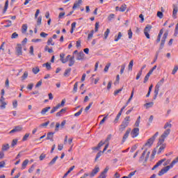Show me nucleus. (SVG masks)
<instances>
[{
  "label": "nucleus",
  "mask_w": 178,
  "mask_h": 178,
  "mask_svg": "<svg viewBox=\"0 0 178 178\" xmlns=\"http://www.w3.org/2000/svg\"><path fill=\"white\" fill-rule=\"evenodd\" d=\"M65 53H61L60 54V60L63 63H67V62H69L68 66L70 67L73 66L75 63L74 57V56H71L70 55H67L66 58H65Z\"/></svg>",
  "instance_id": "obj_1"
},
{
  "label": "nucleus",
  "mask_w": 178,
  "mask_h": 178,
  "mask_svg": "<svg viewBox=\"0 0 178 178\" xmlns=\"http://www.w3.org/2000/svg\"><path fill=\"white\" fill-rule=\"evenodd\" d=\"M177 162H178V156L175 159H174L169 165H167L164 167L163 169H161V170L159 172L158 175L163 176L165 173H168V172H169V170H170V169H172L173 166H175V164L177 163Z\"/></svg>",
  "instance_id": "obj_2"
},
{
  "label": "nucleus",
  "mask_w": 178,
  "mask_h": 178,
  "mask_svg": "<svg viewBox=\"0 0 178 178\" xmlns=\"http://www.w3.org/2000/svg\"><path fill=\"white\" fill-rule=\"evenodd\" d=\"M65 104H66V99H63L61 101V104H58L55 107H54L51 110L50 113H55V112H56V111H58L59 109V108H62V107L65 106Z\"/></svg>",
  "instance_id": "obj_3"
},
{
  "label": "nucleus",
  "mask_w": 178,
  "mask_h": 178,
  "mask_svg": "<svg viewBox=\"0 0 178 178\" xmlns=\"http://www.w3.org/2000/svg\"><path fill=\"white\" fill-rule=\"evenodd\" d=\"M169 134H170V129H166L163 134L161 135V138L159 140L160 144H162L165 141V138H166Z\"/></svg>",
  "instance_id": "obj_4"
},
{
  "label": "nucleus",
  "mask_w": 178,
  "mask_h": 178,
  "mask_svg": "<svg viewBox=\"0 0 178 178\" xmlns=\"http://www.w3.org/2000/svg\"><path fill=\"white\" fill-rule=\"evenodd\" d=\"M131 137L132 138H136V137H138V134H140V129L138 128H134L131 131Z\"/></svg>",
  "instance_id": "obj_5"
},
{
  "label": "nucleus",
  "mask_w": 178,
  "mask_h": 178,
  "mask_svg": "<svg viewBox=\"0 0 178 178\" xmlns=\"http://www.w3.org/2000/svg\"><path fill=\"white\" fill-rule=\"evenodd\" d=\"M168 35H169L168 32H165L163 34V38L161 39V42L160 44V49H162L163 48V47H165V42H166V38H168Z\"/></svg>",
  "instance_id": "obj_6"
},
{
  "label": "nucleus",
  "mask_w": 178,
  "mask_h": 178,
  "mask_svg": "<svg viewBox=\"0 0 178 178\" xmlns=\"http://www.w3.org/2000/svg\"><path fill=\"white\" fill-rule=\"evenodd\" d=\"M152 29V26L151 25H147L145 28L144 33H145L146 38H147V39L150 38L149 33H149V31H151Z\"/></svg>",
  "instance_id": "obj_7"
},
{
  "label": "nucleus",
  "mask_w": 178,
  "mask_h": 178,
  "mask_svg": "<svg viewBox=\"0 0 178 178\" xmlns=\"http://www.w3.org/2000/svg\"><path fill=\"white\" fill-rule=\"evenodd\" d=\"M108 147H109V144L107 143V144L105 145V147H104L103 151H99V152L97 153V154L96 155V157H95V161H97V160L101 156V155H102V154H104V152H105V151H106V149H108Z\"/></svg>",
  "instance_id": "obj_8"
},
{
  "label": "nucleus",
  "mask_w": 178,
  "mask_h": 178,
  "mask_svg": "<svg viewBox=\"0 0 178 178\" xmlns=\"http://www.w3.org/2000/svg\"><path fill=\"white\" fill-rule=\"evenodd\" d=\"M99 172V167L95 166V168L92 170V172L88 174L89 177L92 178Z\"/></svg>",
  "instance_id": "obj_9"
},
{
  "label": "nucleus",
  "mask_w": 178,
  "mask_h": 178,
  "mask_svg": "<svg viewBox=\"0 0 178 178\" xmlns=\"http://www.w3.org/2000/svg\"><path fill=\"white\" fill-rule=\"evenodd\" d=\"M131 131V129H130V128H129V129L126 131V132H125V134H124V136H123V138H122V143H124V142L126 141V140H127V138H129V136Z\"/></svg>",
  "instance_id": "obj_10"
},
{
  "label": "nucleus",
  "mask_w": 178,
  "mask_h": 178,
  "mask_svg": "<svg viewBox=\"0 0 178 178\" xmlns=\"http://www.w3.org/2000/svg\"><path fill=\"white\" fill-rule=\"evenodd\" d=\"M82 3H83V0H79L78 1H75V3H74V6L72 7V9L74 10H76V9H77V8H80V6H81Z\"/></svg>",
  "instance_id": "obj_11"
},
{
  "label": "nucleus",
  "mask_w": 178,
  "mask_h": 178,
  "mask_svg": "<svg viewBox=\"0 0 178 178\" xmlns=\"http://www.w3.org/2000/svg\"><path fill=\"white\" fill-rule=\"evenodd\" d=\"M22 44H18L17 45V47H16V52H17V54L18 55V56H20V55H22L23 54V52L22 51Z\"/></svg>",
  "instance_id": "obj_12"
},
{
  "label": "nucleus",
  "mask_w": 178,
  "mask_h": 178,
  "mask_svg": "<svg viewBox=\"0 0 178 178\" xmlns=\"http://www.w3.org/2000/svg\"><path fill=\"white\" fill-rule=\"evenodd\" d=\"M166 161L165 159H161L160 161H159L156 165H154V167L152 168V170H155V169H156V168H159V166H161V163H163V162H165Z\"/></svg>",
  "instance_id": "obj_13"
},
{
  "label": "nucleus",
  "mask_w": 178,
  "mask_h": 178,
  "mask_svg": "<svg viewBox=\"0 0 178 178\" xmlns=\"http://www.w3.org/2000/svg\"><path fill=\"white\" fill-rule=\"evenodd\" d=\"M165 83V78L161 79L156 85L155 90H158L159 91V88L162 84Z\"/></svg>",
  "instance_id": "obj_14"
},
{
  "label": "nucleus",
  "mask_w": 178,
  "mask_h": 178,
  "mask_svg": "<svg viewBox=\"0 0 178 178\" xmlns=\"http://www.w3.org/2000/svg\"><path fill=\"white\" fill-rule=\"evenodd\" d=\"M173 11H172V16H176L177 15L178 7L177 5L173 4ZM173 19H177V17H172Z\"/></svg>",
  "instance_id": "obj_15"
},
{
  "label": "nucleus",
  "mask_w": 178,
  "mask_h": 178,
  "mask_svg": "<svg viewBox=\"0 0 178 178\" xmlns=\"http://www.w3.org/2000/svg\"><path fill=\"white\" fill-rule=\"evenodd\" d=\"M22 130H23V127L17 126L15 127V129L10 131V134H12V133H17L18 131H22Z\"/></svg>",
  "instance_id": "obj_16"
},
{
  "label": "nucleus",
  "mask_w": 178,
  "mask_h": 178,
  "mask_svg": "<svg viewBox=\"0 0 178 178\" xmlns=\"http://www.w3.org/2000/svg\"><path fill=\"white\" fill-rule=\"evenodd\" d=\"M83 59H84V53L81 51L77 54L76 60H83Z\"/></svg>",
  "instance_id": "obj_17"
},
{
  "label": "nucleus",
  "mask_w": 178,
  "mask_h": 178,
  "mask_svg": "<svg viewBox=\"0 0 178 178\" xmlns=\"http://www.w3.org/2000/svg\"><path fill=\"white\" fill-rule=\"evenodd\" d=\"M63 113H66V108H62L60 111L57 112L56 116L57 118H60Z\"/></svg>",
  "instance_id": "obj_18"
},
{
  "label": "nucleus",
  "mask_w": 178,
  "mask_h": 178,
  "mask_svg": "<svg viewBox=\"0 0 178 178\" xmlns=\"http://www.w3.org/2000/svg\"><path fill=\"white\" fill-rule=\"evenodd\" d=\"M152 144H154V140L150 138L147 140V142L145 144V147H148L149 148L150 147H152Z\"/></svg>",
  "instance_id": "obj_19"
},
{
  "label": "nucleus",
  "mask_w": 178,
  "mask_h": 178,
  "mask_svg": "<svg viewBox=\"0 0 178 178\" xmlns=\"http://www.w3.org/2000/svg\"><path fill=\"white\" fill-rule=\"evenodd\" d=\"M105 144V143H104L102 140L100 141L97 145V147H92V149H93V151H95V150H97L99 149V148H101V147H102V145H104Z\"/></svg>",
  "instance_id": "obj_20"
},
{
  "label": "nucleus",
  "mask_w": 178,
  "mask_h": 178,
  "mask_svg": "<svg viewBox=\"0 0 178 178\" xmlns=\"http://www.w3.org/2000/svg\"><path fill=\"white\" fill-rule=\"evenodd\" d=\"M163 34V29H161L157 36L156 42H161V38L162 37Z\"/></svg>",
  "instance_id": "obj_21"
},
{
  "label": "nucleus",
  "mask_w": 178,
  "mask_h": 178,
  "mask_svg": "<svg viewBox=\"0 0 178 178\" xmlns=\"http://www.w3.org/2000/svg\"><path fill=\"white\" fill-rule=\"evenodd\" d=\"M27 29H28L27 24H24L22 25V34H26V33H27Z\"/></svg>",
  "instance_id": "obj_22"
},
{
  "label": "nucleus",
  "mask_w": 178,
  "mask_h": 178,
  "mask_svg": "<svg viewBox=\"0 0 178 178\" xmlns=\"http://www.w3.org/2000/svg\"><path fill=\"white\" fill-rule=\"evenodd\" d=\"M54 133H52V132L48 133L47 140H50V141H54Z\"/></svg>",
  "instance_id": "obj_23"
},
{
  "label": "nucleus",
  "mask_w": 178,
  "mask_h": 178,
  "mask_svg": "<svg viewBox=\"0 0 178 178\" xmlns=\"http://www.w3.org/2000/svg\"><path fill=\"white\" fill-rule=\"evenodd\" d=\"M145 108H146V109H149V108H152V106H154V102H151L149 103H146L144 104Z\"/></svg>",
  "instance_id": "obj_24"
},
{
  "label": "nucleus",
  "mask_w": 178,
  "mask_h": 178,
  "mask_svg": "<svg viewBox=\"0 0 178 178\" xmlns=\"http://www.w3.org/2000/svg\"><path fill=\"white\" fill-rule=\"evenodd\" d=\"M134 65V60H131V61L129 62V64L128 65V70L129 72H131V70H133Z\"/></svg>",
  "instance_id": "obj_25"
},
{
  "label": "nucleus",
  "mask_w": 178,
  "mask_h": 178,
  "mask_svg": "<svg viewBox=\"0 0 178 178\" xmlns=\"http://www.w3.org/2000/svg\"><path fill=\"white\" fill-rule=\"evenodd\" d=\"M3 99H5L3 97H1V109H5V108H6V105H8V103L4 102Z\"/></svg>",
  "instance_id": "obj_26"
},
{
  "label": "nucleus",
  "mask_w": 178,
  "mask_h": 178,
  "mask_svg": "<svg viewBox=\"0 0 178 178\" xmlns=\"http://www.w3.org/2000/svg\"><path fill=\"white\" fill-rule=\"evenodd\" d=\"M27 165H29V159H26L23 161L22 164V169H26V168L27 167Z\"/></svg>",
  "instance_id": "obj_27"
},
{
  "label": "nucleus",
  "mask_w": 178,
  "mask_h": 178,
  "mask_svg": "<svg viewBox=\"0 0 178 178\" xmlns=\"http://www.w3.org/2000/svg\"><path fill=\"white\" fill-rule=\"evenodd\" d=\"M58 156H56L49 163V166H52V165H54L56 163V161H58Z\"/></svg>",
  "instance_id": "obj_28"
},
{
  "label": "nucleus",
  "mask_w": 178,
  "mask_h": 178,
  "mask_svg": "<svg viewBox=\"0 0 178 178\" xmlns=\"http://www.w3.org/2000/svg\"><path fill=\"white\" fill-rule=\"evenodd\" d=\"M49 109H51L50 106L44 108L42 111H41V115H45V113H47V112H48V111H49Z\"/></svg>",
  "instance_id": "obj_29"
},
{
  "label": "nucleus",
  "mask_w": 178,
  "mask_h": 178,
  "mask_svg": "<svg viewBox=\"0 0 178 178\" xmlns=\"http://www.w3.org/2000/svg\"><path fill=\"white\" fill-rule=\"evenodd\" d=\"M122 37H123V35L121 33V32H119L118 35L115 36L114 41L115 42H118V41H119V40H120V38H122Z\"/></svg>",
  "instance_id": "obj_30"
},
{
  "label": "nucleus",
  "mask_w": 178,
  "mask_h": 178,
  "mask_svg": "<svg viewBox=\"0 0 178 178\" xmlns=\"http://www.w3.org/2000/svg\"><path fill=\"white\" fill-rule=\"evenodd\" d=\"M9 6V1H6L5 6H4V8L3 10V13H6V10H8V7Z\"/></svg>",
  "instance_id": "obj_31"
},
{
  "label": "nucleus",
  "mask_w": 178,
  "mask_h": 178,
  "mask_svg": "<svg viewBox=\"0 0 178 178\" xmlns=\"http://www.w3.org/2000/svg\"><path fill=\"white\" fill-rule=\"evenodd\" d=\"M10 147H9V144L6 143L2 145V151L5 152V151H8V149H9Z\"/></svg>",
  "instance_id": "obj_32"
},
{
  "label": "nucleus",
  "mask_w": 178,
  "mask_h": 178,
  "mask_svg": "<svg viewBox=\"0 0 178 178\" xmlns=\"http://www.w3.org/2000/svg\"><path fill=\"white\" fill-rule=\"evenodd\" d=\"M165 148H166V146L165 145H161L159 148L158 154H161L165 149Z\"/></svg>",
  "instance_id": "obj_33"
},
{
  "label": "nucleus",
  "mask_w": 178,
  "mask_h": 178,
  "mask_svg": "<svg viewBox=\"0 0 178 178\" xmlns=\"http://www.w3.org/2000/svg\"><path fill=\"white\" fill-rule=\"evenodd\" d=\"M37 19V26H41L42 22V17L40 16Z\"/></svg>",
  "instance_id": "obj_34"
},
{
  "label": "nucleus",
  "mask_w": 178,
  "mask_h": 178,
  "mask_svg": "<svg viewBox=\"0 0 178 178\" xmlns=\"http://www.w3.org/2000/svg\"><path fill=\"white\" fill-rule=\"evenodd\" d=\"M47 45H55V42H54V40H52V38H49L47 40Z\"/></svg>",
  "instance_id": "obj_35"
},
{
  "label": "nucleus",
  "mask_w": 178,
  "mask_h": 178,
  "mask_svg": "<svg viewBox=\"0 0 178 178\" xmlns=\"http://www.w3.org/2000/svg\"><path fill=\"white\" fill-rule=\"evenodd\" d=\"M71 72H72V68H68V69L65 70V71L64 72L65 77H66L67 76H69V74H70Z\"/></svg>",
  "instance_id": "obj_36"
},
{
  "label": "nucleus",
  "mask_w": 178,
  "mask_h": 178,
  "mask_svg": "<svg viewBox=\"0 0 178 178\" xmlns=\"http://www.w3.org/2000/svg\"><path fill=\"white\" fill-rule=\"evenodd\" d=\"M127 126H129V124L124 122H122V124L120 125V127H121V130H124V129H126V127H127Z\"/></svg>",
  "instance_id": "obj_37"
},
{
  "label": "nucleus",
  "mask_w": 178,
  "mask_h": 178,
  "mask_svg": "<svg viewBox=\"0 0 178 178\" xmlns=\"http://www.w3.org/2000/svg\"><path fill=\"white\" fill-rule=\"evenodd\" d=\"M126 9H127V6H126L125 4L122 5L120 8V12H124Z\"/></svg>",
  "instance_id": "obj_38"
},
{
  "label": "nucleus",
  "mask_w": 178,
  "mask_h": 178,
  "mask_svg": "<svg viewBox=\"0 0 178 178\" xmlns=\"http://www.w3.org/2000/svg\"><path fill=\"white\" fill-rule=\"evenodd\" d=\"M42 66L45 67L47 69V70H51V63H46L43 64Z\"/></svg>",
  "instance_id": "obj_39"
},
{
  "label": "nucleus",
  "mask_w": 178,
  "mask_h": 178,
  "mask_svg": "<svg viewBox=\"0 0 178 178\" xmlns=\"http://www.w3.org/2000/svg\"><path fill=\"white\" fill-rule=\"evenodd\" d=\"M109 33H111V30H109V29H107L106 31L104 32V40H106V38H108Z\"/></svg>",
  "instance_id": "obj_40"
},
{
  "label": "nucleus",
  "mask_w": 178,
  "mask_h": 178,
  "mask_svg": "<svg viewBox=\"0 0 178 178\" xmlns=\"http://www.w3.org/2000/svg\"><path fill=\"white\" fill-rule=\"evenodd\" d=\"M35 169V165L33 164L28 170L29 173H33Z\"/></svg>",
  "instance_id": "obj_41"
},
{
  "label": "nucleus",
  "mask_w": 178,
  "mask_h": 178,
  "mask_svg": "<svg viewBox=\"0 0 178 178\" xmlns=\"http://www.w3.org/2000/svg\"><path fill=\"white\" fill-rule=\"evenodd\" d=\"M108 170H109V168L106 167L104 171L101 173L100 176H106V173H108Z\"/></svg>",
  "instance_id": "obj_42"
},
{
  "label": "nucleus",
  "mask_w": 178,
  "mask_h": 178,
  "mask_svg": "<svg viewBox=\"0 0 178 178\" xmlns=\"http://www.w3.org/2000/svg\"><path fill=\"white\" fill-rule=\"evenodd\" d=\"M124 69H126V64H122L121 65L120 74H123V73H124Z\"/></svg>",
  "instance_id": "obj_43"
},
{
  "label": "nucleus",
  "mask_w": 178,
  "mask_h": 178,
  "mask_svg": "<svg viewBox=\"0 0 178 178\" xmlns=\"http://www.w3.org/2000/svg\"><path fill=\"white\" fill-rule=\"evenodd\" d=\"M136 171L130 172L128 176H124V178H131L132 176H134V175H136Z\"/></svg>",
  "instance_id": "obj_44"
},
{
  "label": "nucleus",
  "mask_w": 178,
  "mask_h": 178,
  "mask_svg": "<svg viewBox=\"0 0 178 178\" xmlns=\"http://www.w3.org/2000/svg\"><path fill=\"white\" fill-rule=\"evenodd\" d=\"M79 87V82H76L74 85L73 91L74 92H77V88Z\"/></svg>",
  "instance_id": "obj_45"
},
{
  "label": "nucleus",
  "mask_w": 178,
  "mask_h": 178,
  "mask_svg": "<svg viewBox=\"0 0 178 178\" xmlns=\"http://www.w3.org/2000/svg\"><path fill=\"white\" fill-rule=\"evenodd\" d=\"M147 154V150H145L141 156L140 157V161H144V157L145 156V154Z\"/></svg>",
  "instance_id": "obj_46"
},
{
  "label": "nucleus",
  "mask_w": 178,
  "mask_h": 178,
  "mask_svg": "<svg viewBox=\"0 0 178 178\" xmlns=\"http://www.w3.org/2000/svg\"><path fill=\"white\" fill-rule=\"evenodd\" d=\"M27 77H29V72H25L22 76V80H26V79H27Z\"/></svg>",
  "instance_id": "obj_47"
},
{
  "label": "nucleus",
  "mask_w": 178,
  "mask_h": 178,
  "mask_svg": "<svg viewBox=\"0 0 178 178\" xmlns=\"http://www.w3.org/2000/svg\"><path fill=\"white\" fill-rule=\"evenodd\" d=\"M44 51H47L49 54H52V52H54V50L52 49H49L48 46H45Z\"/></svg>",
  "instance_id": "obj_48"
},
{
  "label": "nucleus",
  "mask_w": 178,
  "mask_h": 178,
  "mask_svg": "<svg viewBox=\"0 0 178 178\" xmlns=\"http://www.w3.org/2000/svg\"><path fill=\"white\" fill-rule=\"evenodd\" d=\"M92 37H94V30H92L90 31V33L88 34V40H91V38H92Z\"/></svg>",
  "instance_id": "obj_49"
},
{
  "label": "nucleus",
  "mask_w": 178,
  "mask_h": 178,
  "mask_svg": "<svg viewBox=\"0 0 178 178\" xmlns=\"http://www.w3.org/2000/svg\"><path fill=\"white\" fill-rule=\"evenodd\" d=\"M92 102H90L88 106L86 107L85 108V112L88 113V111H90V108H91V106H92Z\"/></svg>",
  "instance_id": "obj_50"
},
{
  "label": "nucleus",
  "mask_w": 178,
  "mask_h": 178,
  "mask_svg": "<svg viewBox=\"0 0 178 178\" xmlns=\"http://www.w3.org/2000/svg\"><path fill=\"white\" fill-rule=\"evenodd\" d=\"M120 116H122V114H120V113H118L115 119L114 120V123H118V122L119 121V119L120 118Z\"/></svg>",
  "instance_id": "obj_51"
},
{
  "label": "nucleus",
  "mask_w": 178,
  "mask_h": 178,
  "mask_svg": "<svg viewBox=\"0 0 178 178\" xmlns=\"http://www.w3.org/2000/svg\"><path fill=\"white\" fill-rule=\"evenodd\" d=\"M177 70H178V65H175L174 69L172 70V74H176V73H177Z\"/></svg>",
  "instance_id": "obj_52"
},
{
  "label": "nucleus",
  "mask_w": 178,
  "mask_h": 178,
  "mask_svg": "<svg viewBox=\"0 0 178 178\" xmlns=\"http://www.w3.org/2000/svg\"><path fill=\"white\" fill-rule=\"evenodd\" d=\"M158 94H159V90H158L157 89H154V96L153 97V99H156Z\"/></svg>",
  "instance_id": "obj_53"
},
{
  "label": "nucleus",
  "mask_w": 178,
  "mask_h": 178,
  "mask_svg": "<svg viewBox=\"0 0 178 178\" xmlns=\"http://www.w3.org/2000/svg\"><path fill=\"white\" fill-rule=\"evenodd\" d=\"M123 122L124 123H127V124H129L130 123V116L126 117Z\"/></svg>",
  "instance_id": "obj_54"
},
{
  "label": "nucleus",
  "mask_w": 178,
  "mask_h": 178,
  "mask_svg": "<svg viewBox=\"0 0 178 178\" xmlns=\"http://www.w3.org/2000/svg\"><path fill=\"white\" fill-rule=\"evenodd\" d=\"M32 72L33 73H34V74H37L40 72V68L38 67L33 68Z\"/></svg>",
  "instance_id": "obj_55"
},
{
  "label": "nucleus",
  "mask_w": 178,
  "mask_h": 178,
  "mask_svg": "<svg viewBox=\"0 0 178 178\" xmlns=\"http://www.w3.org/2000/svg\"><path fill=\"white\" fill-rule=\"evenodd\" d=\"M29 137H30V134H26L22 138V141H27Z\"/></svg>",
  "instance_id": "obj_56"
},
{
  "label": "nucleus",
  "mask_w": 178,
  "mask_h": 178,
  "mask_svg": "<svg viewBox=\"0 0 178 178\" xmlns=\"http://www.w3.org/2000/svg\"><path fill=\"white\" fill-rule=\"evenodd\" d=\"M168 127L169 129L172 128V124H170V122H166L165 124L164 125L163 129H168Z\"/></svg>",
  "instance_id": "obj_57"
},
{
  "label": "nucleus",
  "mask_w": 178,
  "mask_h": 178,
  "mask_svg": "<svg viewBox=\"0 0 178 178\" xmlns=\"http://www.w3.org/2000/svg\"><path fill=\"white\" fill-rule=\"evenodd\" d=\"M128 35L129 40H131V38H133V31H131V29L128 30Z\"/></svg>",
  "instance_id": "obj_58"
},
{
  "label": "nucleus",
  "mask_w": 178,
  "mask_h": 178,
  "mask_svg": "<svg viewBox=\"0 0 178 178\" xmlns=\"http://www.w3.org/2000/svg\"><path fill=\"white\" fill-rule=\"evenodd\" d=\"M81 113H83V108H81L77 113H76L74 114V116L75 117L80 116V115H81Z\"/></svg>",
  "instance_id": "obj_59"
},
{
  "label": "nucleus",
  "mask_w": 178,
  "mask_h": 178,
  "mask_svg": "<svg viewBox=\"0 0 178 178\" xmlns=\"http://www.w3.org/2000/svg\"><path fill=\"white\" fill-rule=\"evenodd\" d=\"M108 22H112L113 19H115V15L114 14H111L108 17Z\"/></svg>",
  "instance_id": "obj_60"
},
{
  "label": "nucleus",
  "mask_w": 178,
  "mask_h": 178,
  "mask_svg": "<svg viewBox=\"0 0 178 178\" xmlns=\"http://www.w3.org/2000/svg\"><path fill=\"white\" fill-rule=\"evenodd\" d=\"M40 37H42V38H47V37H48V33L42 32L40 33Z\"/></svg>",
  "instance_id": "obj_61"
},
{
  "label": "nucleus",
  "mask_w": 178,
  "mask_h": 178,
  "mask_svg": "<svg viewBox=\"0 0 178 178\" xmlns=\"http://www.w3.org/2000/svg\"><path fill=\"white\" fill-rule=\"evenodd\" d=\"M17 37H19V34H17V33H16V32L13 33L11 35V38L13 40L15 38H17Z\"/></svg>",
  "instance_id": "obj_62"
},
{
  "label": "nucleus",
  "mask_w": 178,
  "mask_h": 178,
  "mask_svg": "<svg viewBox=\"0 0 178 178\" xmlns=\"http://www.w3.org/2000/svg\"><path fill=\"white\" fill-rule=\"evenodd\" d=\"M157 16L159 17V19H162L163 17V13L161 11H159L157 13Z\"/></svg>",
  "instance_id": "obj_63"
},
{
  "label": "nucleus",
  "mask_w": 178,
  "mask_h": 178,
  "mask_svg": "<svg viewBox=\"0 0 178 178\" xmlns=\"http://www.w3.org/2000/svg\"><path fill=\"white\" fill-rule=\"evenodd\" d=\"M17 139L13 140V142L11 143V147H15V145H17Z\"/></svg>",
  "instance_id": "obj_64"
}]
</instances>
